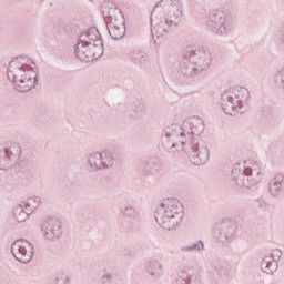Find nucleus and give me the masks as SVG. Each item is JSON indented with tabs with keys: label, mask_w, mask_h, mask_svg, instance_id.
I'll use <instances>...</instances> for the list:
<instances>
[{
	"label": "nucleus",
	"mask_w": 284,
	"mask_h": 284,
	"mask_svg": "<svg viewBox=\"0 0 284 284\" xmlns=\"http://www.w3.org/2000/svg\"><path fill=\"white\" fill-rule=\"evenodd\" d=\"M102 14L106 23H116L125 20L123 13L113 3H106L102 7Z\"/></svg>",
	"instance_id": "a211bd4d"
},
{
	"label": "nucleus",
	"mask_w": 284,
	"mask_h": 284,
	"mask_svg": "<svg viewBox=\"0 0 284 284\" xmlns=\"http://www.w3.org/2000/svg\"><path fill=\"white\" fill-rule=\"evenodd\" d=\"M183 204L176 199H166L158 206L155 221L162 230L171 232L183 223Z\"/></svg>",
	"instance_id": "7ed1b4c3"
},
{
	"label": "nucleus",
	"mask_w": 284,
	"mask_h": 284,
	"mask_svg": "<svg viewBox=\"0 0 284 284\" xmlns=\"http://www.w3.org/2000/svg\"><path fill=\"white\" fill-rule=\"evenodd\" d=\"M53 284H70V277L64 273H60L55 276Z\"/></svg>",
	"instance_id": "2f4dec72"
},
{
	"label": "nucleus",
	"mask_w": 284,
	"mask_h": 284,
	"mask_svg": "<svg viewBox=\"0 0 284 284\" xmlns=\"http://www.w3.org/2000/svg\"><path fill=\"white\" fill-rule=\"evenodd\" d=\"M205 124L201 118H191L179 124H170L162 132V148L169 154H187L193 165H205L210 161V149L199 136L203 134Z\"/></svg>",
	"instance_id": "f257e3e1"
},
{
	"label": "nucleus",
	"mask_w": 284,
	"mask_h": 284,
	"mask_svg": "<svg viewBox=\"0 0 284 284\" xmlns=\"http://www.w3.org/2000/svg\"><path fill=\"white\" fill-rule=\"evenodd\" d=\"M232 179L235 185L242 190L255 187V185H258V183L263 181L261 163L254 160H248L243 168L241 164H236L232 170Z\"/></svg>",
	"instance_id": "39448f33"
},
{
	"label": "nucleus",
	"mask_w": 284,
	"mask_h": 284,
	"mask_svg": "<svg viewBox=\"0 0 284 284\" xmlns=\"http://www.w3.org/2000/svg\"><path fill=\"white\" fill-rule=\"evenodd\" d=\"M21 145L18 142H7L0 145V170H12L19 163Z\"/></svg>",
	"instance_id": "6e6552de"
},
{
	"label": "nucleus",
	"mask_w": 284,
	"mask_h": 284,
	"mask_svg": "<svg viewBox=\"0 0 284 284\" xmlns=\"http://www.w3.org/2000/svg\"><path fill=\"white\" fill-rule=\"evenodd\" d=\"M180 252H182L183 254L185 253L192 254L191 244L180 246Z\"/></svg>",
	"instance_id": "f704fd0d"
},
{
	"label": "nucleus",
	"mask_w": 284,
	"mask_h": 284,
	"mask_svg": "<svg viewBox=\"0 0 284 284\" xmlns=\"http://www.w3.org/2000/svg\"><path fill=\"white\" fill-rule=\"evenodd\" d=\"M213 268L215 270V272H221V270H223V265L217 262L213 264Z\"/></svg>",
	"instance_id": "c9c22d12"
},
{
	"label": "nucleus",
	"mask_w": 284,
	"mask_h": 284,
	"mask_svg": "<svg viewBox=\"0 0 284 284\" xmlns=\"http://www.w3.org/2000/svg\"><path fill=\"white\" fill-rule=\"evenodd\" d=\"M239 236V223L234 220H224L220 225L219 233L216 235L217 242L221 245H231L232 241Z\"/></svg>",
	"instance_id": "9b49d317"
},
{
	"label": "nucleus",
	"mask_w": 284,
	"mask_h": 284,
	"mask_svg": "<svg viewBox=\"0 0 284 284\" xmlns=\"http://www.w3.org/2000/svg\"><path fill=\"white\" fill-rule=\"evenodd\" d=\"M283 256L281 250L276 248L262 260L261 267L265 274H274L278 270V261Z\"/></svg>",
	"instance_id": "ddd939ff"
},
{
	"label": "nucleus",
	"mask_w": 284,
	"mask_h": 284,
	"mask_svg": "<svg viewBox=\"0 0 284 284\" xmlns=\"http://www.w3.org/2000/svg\"><path fill=\"white\" fill-rule=\"evenodd\" d=\"M13 216L18 223H23L24 221H28L30 213L23 205L19 204L13 209Z\"/></svg>",
	"instance_id": "c756f323"
},
{
	"label": "nucleus",
	"mask_w": 284,
	"mask_h": 284,
	"mask_svg": "<svg viewBox=\"0 0 284 284\" xmlns=\"http://www.w3.org/2000/svg\"><path fill=\"white\" fill-rule=\"evenodd\" d=\"M141 112H143V109H141Z\"/></svg>",
	"instance_id": "e433bc0d"
},
{
	"label": "nucleus",
	"mask_w": 284,
	"mask_h": 284,
	"mask_svg": "<svg viewBox=\"0 0 284 284\" xmlns=\"http://www.w3.org/2000/svg\"><path fill=\"white\" fill-rule=\"evenodd\" d=\"M284 175L276 174L268 183V193L274 199H278L283 192Z\"/></svg>",
	"instance_id": "4be33fe9"
},
{
	"label": "nucleus",
	"mask_w": 284,
	"mask_h": 284,
	"mask_svg": "<svg viewBox=\"0 0 284 284\" xmlns=\"http://www.w3.org/2000/svg\"><path fill=\"white\" fill-rule=\"evenodd\" d=\"M109 34L115 41L125 37V20H118V22H109L106 26Z\"/></svg>",
	"instance_id": "412c9836"
},
{
	"label": "nucleus",
	"mask_w": 284,
	"mask_h": 284,
	"mask_svg": "<svg viewBox=\"0 0 284 284\" xmlns=\"http://www.w3.org/2000/svg\"><path fill=\"white\" fill-rule=\"evenodd\" d=\"M120 214L125 219L136 221L139 219V210L132 204H124L120 207Z\"/></svg>",
	"instance_id": "cd10ccee"
},
{
	"label": "nucleus",
	"mask_w": 284,
	"mask_h": 284,
	"mask_svg": "<svg viewBox=\"0 0 284 284\" xmlns=\"http://www.w3.org/2000/svg\"><path fill=\"white\" fill-rule=\"evenodd\" d=\"M199 271L194 266H184L178 272V284H196L200 278Z\"/></svg>",
	"instance_id": "dca6fc26"
},
{
	"label": "nucleus",
	"mask_w": 284,
	"mask_h": 284,
	"mask_svg": "<svg viewBox=\"0 0 284 284\" xmlns=\"http://www.w3.org/2000/svg\"><path fill=\"white\" fill-rule=\"evenodd\" d=\"M181 23V12H176L175 17L161 12V9L154 8L151 13L152 37L158 41H165L174 28Z\"/></svg>",
	"instance_id": "423d86ee"
},
{
	"label": "nucleus",
	"mask_w": 284,
	"mask_h": 284,
	"mask_svg": "<svg viewBox=\"0 0 284 284\" xmlns=\"http://www.w3.org/2000/svg\"><path fill=\"white\" fill-rule=\"evenodd\" d=\"M192 54L193 53H190V51L186 50L180 61V70L184 77H194L195 74H199V69H196V64L192 60Z\"/></svg>",
	"instance_id": "f3484780"
},
{
	"label": "nucleus",
	"mask_w": 284,
	"mask_h": 284,
	"mask_svg": "<svg viewBox=\"0 0 284 284\" xmlns=\"http://www.w3.org/2000/svg\"><path fill=\"white\" fill-rule=\"evenodd\" d=\"M101 284H122L123 280L119 272L113 268H104L100 277Z\"/></svg>",
	"instance_id": "b1692460"
},
{
	"label": "nucleus",
	"mask_w": 284,
	"mask_h": 284,
	"mask_svg": "<svg viewBox=\"0 0 284 284\" xmlns=\"http://www.w3.org/2000/svg\"><path fill=\"white\" fill-rule=\"evenodd\" d=\"M142 170L146 176H154L163 170V161L159 158H150L142 162Z\"/></svg>",
	"instance_id": "6ab92c4d"
},
{
	"label": "nucleus",
	"mask_w": 284,
	"mask_h": 284,
	"mask_svg": "<svg viewBox=\"0 0 284 284\" xmlns=\"http://www.w3.org/2000/svg\"><path fill=\"white\" fill-rule=\"evenodd\" d=\"M74 52L79 61L90 63V61H97V59L103 57V47H101L100 41L98 42V45L94 47L93 44H90V42L79 39Z\"/></svg>",
	"instance_id": "1a4fd4ad"
},
{
	"label": "nucleus",
	"mask_w": 284,
	"mask_h": 284,
	"mask_svg": "<svg viewBox=\"0 0 284 284\" xmlns=\"http://www.w3.org/2000/svg\"><path fill=\"white\" fill-rule=\"evenodd\" d=\"M154 8H159L162 13L163 10H166L168 14L174 18L180 12V20L183 19V3H181V0H161Z\"/></svg>",
	"instance_id": "2eb2a0df"
},
{
	"label": "nucleus",
	"mask_w": 284,
	"mask_h": 284,
	"mask_svg": "<svg viewBox=\"0 0 284 284\" xmlns=\"http://www.w3.org/2000/svg\"><path fill=\"white\" fill-rule=\"evenodd\" d=\"M274 83L281 90H284V69H280L274 74Z\"/></svg>",
	"instance_id": "7c9ffc66"
},
{
	"label": "nucleus",
	"mask_w": 284,
	"mask_h": 284,
	"mask_svg": "<svg viewBox=\"0 0 284 284\" xmlns=\"http://www.w3.org/2000/svg\"><path fill=\"white\" fill-rule=\"evenodd\" d=\"M145 271L149 276L159 280L163 276V264L159 260H150L145 264Z\"/></svg>",
	"instance_id": "5701e85b"
},
{
	"label": "nucleus",
	"mask_w": 284,
	"mask_h": 284,
	"mask_svg": "<svg viewBox=\"0 0 284 284\" xmlns=\"http://www.w3.org/2000/svg\"><path fill=\"white\" fill-rule=\"evenodd\" d=\"M203 250H205V244L201 240L191 244V252L192 253H194V252H203Z\"/></svg>",
	"instance_id": "473e14b6"
},
{
	"label": "nucleus",
	"mask_w": 284,
	"mask_h": 284,
	"mask_svg": "<svg viewBox=\"0 0 284 284\" xmlns=\"http://www.w3.org/2000/svg\"><path fill=\"white\" fill-rule=\"evenodd\" d=\"M79 39L80 41H84L85 43L93 45V48H97L100 42V48H103V39L101 38V33H99L98 28H90L88 31L82 33Z\"/></svg>",
	"instance_id": "aec40b11"
},
{
	"label": "nucleus",
	"mask_w": 284,
	"mask_h": 284,
	"mask_svg": "<svg viewBox=\"0 0 284 284\" xmlns=\"http://www.w3.org/2000/svg\"><path fill=\"white\" fill-rule=\"evenodd\" d=\"M206 24L217 37H225L234 30V18L223 10H213L206 17Z\"/></svg>",
	"instance_id": "0eeeda50"
},
{
	"label": "nucleus",
	"mask_w": 284,
	"mask_h": 284,
	"mask_svg": "<svg viewBox=\"0 0 284 284\" xmlns=\"http://www.w3.org/2000/svg\"><path fill=\"white\" fill-rule=\"evenodd\" d=\"M129 59L134 63V65H145L148 61H150V57L148 53L141 50H132L129 53Z\"/></svg>",
	"instance_id": "a878e982"
},
{
	"label": "nucleus",
	"mask_w": 284,
	"mask_h": 284,
	"mask_svg": "<svg viewBox=\"0 0 284 284\" xmlns=\"http://www.w3.org/2000/svg\"><path fill=\"white\" fill-rule=\"evenodd\" d=\"M189 52L192 54V61L195 63L197 72H203V70H207V68H210V63H212V57L210 53L201 49H190Z\"/></svg>",
	"instance_id": "4468645a"
},
{
	"label": "nucleus",
	"mask_w": 284,
	"mask_h": 284,
	"mask_svg": "<svg viewBox=\"0 0 284 284\" xmlns=\"http://www.w3.org/2000/svg\"><path fill=\"white\" fill-rule=\"evenodd\" d=\"M90 172H99L102 169L101 152H91L87 161Z\"/></svg>",
	"instance_id": "393cba45"
},
{
	"label": "nucleus",
	"mask_w": 284,
	"mask_h": 284,
	"mask_svg": "<svg viewBox=\"0 0 284 284\" xmlns=\"http://www.w3.org/2000/svg\"><path fill=\"white\" fill-rule=\"evenodd\" d=\"M41 230L47 241H59L61 234H63L61 221L58 219H48L42 223Z\"/></svg>",
	"instance_id": "f8f14e48"
},
{
	"label": "nucleus",
	"mask_w": 284,
	"mask_h": 284,
	"mask_svg": "<svg viewBox=\"0 0 284 284\" xmlns=\"http://www.w3.org/2000/svg\"><path fill=\"white\" fill-rule=\"evenodd\" d=\"M11 254L24 265L30 263L34 256V245L26 239L17 240L11 244Z\"/></svg>",
	"instance_id": "9d476101"
},
{
	"label": "nucleus",
	"mask_w": 284,
	"mask_h": 284,
	"mask_svg": "<svg viewBox=\"0 0 284 284\" xmlns=\"http://www.w3.org/2000/svg\"><path fill=\"white\" fill-rule=\"evenodd\" d=\"M27 212L30 214H33L36 210H39L41 207V197L39 196H32L20 203Z\"/></svg>",
	"instance_id": "bb28decb"
},
{
	"label": "nucleus",
	"mask_w": 284,
	"mask_h": 284,
	"mask_svg": "<svg viewBox=\"0 0 284 284\" xmlns=\"http://www.w3.org/2000/svg\"><path fill=\"white\" fill-rule=\"evenodd\" d=\"M102 170H110L114 165V155L110 151L100 152Z\"/></svg>",
	"instance_id": "c85d7f7f"
},
{
	"label": "nucleus",
	"mask_w": 284,
	"mask_h": 284,
	"mask_svg": "<svg viewBox=\"0 0 284 284\" xmlns=\"http://www.w3.org/2000/svg\"><path fill=\"white\" fill-rule=\"evenodd\" d=\"M221 108L224 114H245L250 110V90L240 87L223 92Z\"/></svg>",
	"instance_id": "20e7f679"
},
{
	"label": "nucleus",
	"mask_w": 284,
	"mask_h": 284,
	"mask_svg": "<svg viewBox=\"0 0 284 284\" xmlns=\"http://www.w3.org/2000/svg\"><path fill=\"white\" fill-rule=\"evenodd\" d=\"M257 206L260 207V210L265 212V210H267L270 207V204H267V202L265 200H258Z\"/></svg>",
	"instance_id": "72a5a7b5"
},
{
	"label": "nucleus",
	"mask_w": 284,
	"mask_h": 284,
	"mask_svg": "<svg viewBox=\"0 0 284 284\" xmlns=\"http://www.w3.org/2000/svg\"><path fill=\"white\" fill-rule=\"evenodd\" d=\"M7 79L12 83L16 92H30L39 83V69L34 60L20 55L10 61Z\"/></svg>",
	"instance_id": "f03ea898"
}]
</instances>
